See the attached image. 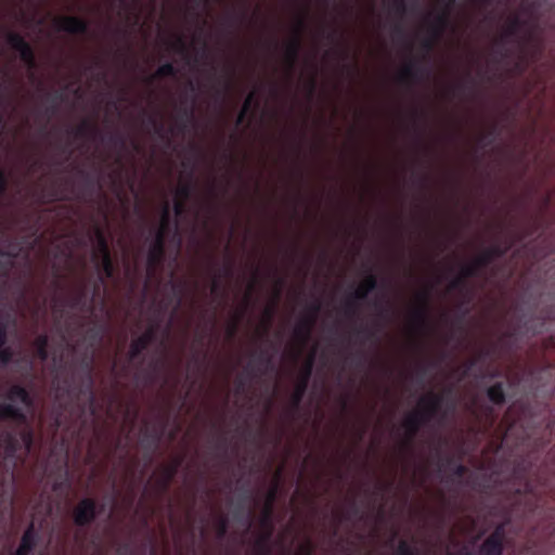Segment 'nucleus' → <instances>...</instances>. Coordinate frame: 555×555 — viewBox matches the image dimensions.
Instances as JSON below:
<instances>
[{
    "mask_svg": "<svg viewBox=\"0 0 555 555\" xmlns=\"http://www.w3.org/2000/svg\"><path fill=\"white\" fill-rule=\"evenodd\" d=\"M378 286L377 278L370 272L357 289L349 295L344 304V312L348 318H354L358 314L359 302L367 298L369 294Z\"/></svg>",
    "mask_w": 555,
    "mask_h": 555,
    "instance_id": "nucleus-1",
    "label": "nucleus"
},
{
    "mask_svg": "<svg viewBox=\"0 0 555 555\" xmlns=\"http://www.w3.org/2000/svg\"><path fill=\"white\" fill-rule=\"evenodd\" d=\"M62 304L73 310H79L82 312H93V300L89 292V281L81 279L74 292L62 299Z\"/></svg>",
    "mask_w": 555,
    "mask_h": 555,
    "instance_id": "nucleus-2",
    "label": "nucleus"
},
{
    "mask_svg": "<svg viewBox=\"0 0 555 555\" xmlns=\"http://www.w3.org/2000/svg\"><path fill=\"white\" fill-rule=\"evenodd\" d=\"M104 506L92 498L81 499L73 509V520L77 527H87L102 513Z\"/></svg>",
    "mask_w": 555,
    "mask_h": 555,
    "instance_id": "nucleus-3",
    "label": "nucleus"
},
{
    "mask_svg": "<svg viewBox=\"0 0 555 555\" xmlns=\"http://www.w3.org/2000/svg\"><path fill=\"white\" fill-rule=\"evenodd\" d=\"M5 39L8 44L18 52L21 61L28 67V69L34 70L37 68L35 51L30 43L27 42L21 34L8 31Z\"/></svg>",
    "mask_w": 555,
    "mask_h": 555,
    "instance_id": "nucleus-4",
    "label": "nucleus"
},
{
    "mask_svg": "<svg viewBox=\"0 0 555 555\" xmlns=\"http://www.w3.org/2000/svg\"><path fill=\"white\" fill-rule=\"evenodd\" d=\"M166 232L164 229H156L154 237L150 244L147 251V268L151 272H154L159 268L166 257Z\"/></svg>",
    "mask_w": 555,
    "mask_h": 555,
    "instance_id": "nucleus-5",
    "label": "nucleus"
},
{
    "mask_svg": "<svg viewBox=\"0 0 555 555\" xmlns=\"http://www.w3.org/2000/svg\"><path fill=\"white\" fill-rule=\"evenodd\" d=\"M429 298L430 288L418 293L416 295L417 305L412 310L411 320L413 325L418 330H426L429 324Z\"/></svg>",
    "mask_w": 555,
    "mask_h": 555,
    "instance_id": "nucleus-6",
    "label": "nucleus"
},
{
    "mask_svg": "<svg viewBox=\"0 0 555 555\" xmlns=\"http://www.w3.org/2000/svg\"><path fill=\"white\" fill-rule=\"evenodd\" d=\"M158 326L150 325L139 337L132 339L127 354L128 362H133L142 356L149 346L156 339Z\"/></svg>",
    "mask_w": 555,
    "mask_h": 555,
    "instance_id": "nucleus-7",
    "label": "nucleus"
},
{
    "mask_svg": "<svg viewBox=\"0 0 555 555\" xmlns=\"http://www.w3.org/2000/svg\"><path fill=\"white\" fill-rule=\"evenodd\" d=\"M313 370V356H311L307 362L305 363L301 372L300 377L295 386V389L291 396V406L294 411H297L300 406V403L305 397V393L308 388V384L310 380V377L312 375Z\"/></svg>",
    "mask_w": 555,
    "mask_h": 555,
    "instance_id": "nucleus-8",
    "label": "nucleus"
},
{
    "mask_svg": "<svg viewBox=\"0 0 555 555\" xmlns=\"http://www.w3.org/2000/svg\"><path fill=\"white\" fill-rule=\"evenodd\" d=\"M166 424L163 423L160 426H150L146 424L141 429L142 440L141 444L142 447L149 451V460L151 461V454L158 448L160 440L164 436Z\"/></svg>",
    "mask_w": 555,
    "mask_h": 555,
    "instance_id": "nucleus-9",
    "label": "nucleus"
},
{
    "mask_svg": "<svg viewBox=\"0 0 555 555\" xmlns=\"http://www.w3.org/2000/svg\"><path fill=\"white\" fill-rule=\"evenodd\" d=\"M306 27L302 18L298 20L296 31L292 40L285 47V61L291 70L294 69L301 50V33Z\"/></svg>",
    "mask_w": 555,
    "mask_h": 555,
    "instance_id": "nucleus-10",
    "label": "nucleus"
},
{
    "mask_svg": "<svg viewBox=\"0 0 555 555\" xmlns=\"http://www.w3.org/2000/svg\"><path fill=\"white\" fill-rule=\"evenodd\" d=\"M182 463L183 456H177L170 464L160 467V474L155 482L159 492L164 493L168 491Z\"/></svg>",
    "mask_w": 555,
    "mask_h": 555,
    "instance_id": "nucleus-11",
    "label": "nucleus"
},
{
    "mask_svg": "<svg viewBox=\"0 0 555 555\" xmlns=\"http://www.w3.org/2000/svg\"><path fill=\"white\" fill-rule=\"evenodd\" d=\"M442 402V395L428 392L426 396L421 398L418 402L420 409H417V411H420L427 422H430L439 413Z\"/></svg>",
    "mask_w": 555,
    "mask_h": 555,
    "instance_id": "nucleus-12",
    "label": "nucleus"
},
{
    "mask_svg": "<svg viewBox=\"0 0 555 555\" xmlns=\"http://www.w3.org/2000/svg\"><path fill=\"white\" fill-rule=\"evenodd\" d=\"M59 30L72 35H86L89 33V23L78 16H63L54 21Z\"/></svg>",
    "mask_w": 555,
    "mask_h": 555,
    "instance_id": "nucleus-13",
    "label": "nucleus"
},
{
    "mask_svg": "<svg viewBox=\"0 0 555 555\" xmlns=\"http://www.w3.org/2000/svg\"><path fill=\"white\" fill-rule=\"evenodd\" d=\"M427 423V420H425V417L417 410L413 411L406 416L403 422V427L405 429V444L408 447H411L421 427Z\"/></svg>",
    "mask_w": 555,
    "mask_h": 555,
    "instance_id": "nucleus-14",
    "label": "nucleus"
},
{
    "mask_svg": "<svg viewBox=\"0 0 555 555\" xmlns=\"http://www.w3.org/2000/svg\"><path fill=\"white\" fill-rule=\"evenodd\" d=\"M430 72L428 68L418 65L416 61L409 62L401 70L399 75L400 82H418L428 78Z\"/></svg>",
    "mask_w": 555,
    "mask_h": 555,
    "instance_id": "nucleus-15",
    "label": "nucleus"
},
{
    "mask_svg": "<svg viewBox=\"0 0 555 555\" xmlns=\"http://www.w3.org/2000/svg\"><path fill=\"white\" fill-rule=\"evenodd\" d=\"M38 532L35 527V522L30 521L24 533L22 534L21 542L16 551L23 555H29L37 546Z\"/></svg>",
    "mask_w": 555,
    "mask_h": 555,
    "instance_id": "nucleus-16",
    "label": "nucleus"
},
{
    "mask_svg": "<svg viewBox=\"0 0 555 555\" xmlns=\"http://www.w3.org/2000/svg\"><path fill=\"white\" fill-rule=\"evenodd\" d=\"M509 247L511 245L502 246L500 244H493L487 247L480 255L476 257L477 264L481 266L482 268L488 267L493 261V259L505 256Z\"/></svg>",
    "mask_w": 555,
    "mask_h": 555,
    "instance_id": "nucleus-17",
    "label": "nucleus"
},
{
    "mask_svg": "<svg viewBox=\"0 0 555 555\" xmlns=\"http://www.w3.org/2000/svg\"><path fill=\"white\" fill-rule=\"evenodd\" d=\"M93 237L95 241V247L92 251V260L99 261L100 257L109 256L111 250L104 231L101 228H95Z\"/></svg>",
    "mask_w": 555,
    "mask_h": 555,
    "instance_id": "nucleus-18",
    "label": "nucleus"
},
{
    "mask_svg": "<svg viewBox=\"0 0 555 555\" xmlns=\"http://www.w3.org/2000/svg\"><path fill=\"white\" fill-rule=\"evenodd\" d=\"M314 324H315L314 317L304 315L294 328L295 337L301 344H306L311 337V333H312V328H313Z\"/></svg>",
    "mask_w": 555,
    "mask_h": 555,
    "instance_id": "nucleus-19",
    "label": "nucleus"
},
{
    "mask_svg": "<svg viewBox=\"0 0 555 555\" xmlns=\"http://www.w3.org/2000/svg\"><path fill=\"white\" fill-rule=\"evenodd\" d=\"M3 420H13L18 424H25L27 416L21 408L12 403H0V421Z\"/></svg>",
    "mask_w": 555,
    "mask_h": 555,
    "instance_id": "nucleus-20",
    "label": "nucleus"
},
{
    "mask_svg": "<svg viewBox=\"0 0 555 555\" xmlns=\"http://www.w3.org/2000/svg\"><path fill=\"white\" fill-rule=\"evenodd\" d=\"M7 399L10 401L18 400L21 403L28 408L33 405V398L29 391L22 385L11 386L7 393Z\"/></svg>",
    "mask_w": 555,
    "mask_h": 555,
    "instance_id": "nucleus-21",
    "label": "nucleus"
},
{
    "mask_svg": "<svg viewBox=\"0 0 555 555\" xmlns=\"http://www.w3.org/2000/svg\"><path fill=\"white\" fill-rule=\"evenodd\" d=\"M450 20V11L449 8H444L440 13H438L434 22L430 25V30L435 37H440L441 34L444 31V29L449 25Z\"/></svg>",
    "mask_w": 555,
    "mask_h": 555,
    "instance_id": "nucleus-22",
    "label": "nucleus"
},
{
    "mask_svg": "<svg viewBox=\"0 0 555 555\" xmlns=\"http://www.w3.org/2000/svg\"><path fill=\"white\" fill-rule=\"evenodd\" d=\"M383 330V325L375 324L374 327H367V326H360L357 328V335L362 338L363 343L371 341L375 345L379 344L380 337L379 334Z\"/></svg>",
    "mask_w": 555,
    "mask_h": 555,
    "instance_id": "nucleus-23",
    "label": "nucleus"
},
{
    "mask_svg": "<svg viewBox=\"0 0 555 555\" xmlns=\"http://www.w3.org/2000/svg\"><path fill=\"white\" fill-rule=\"evenodd\" d=\"M81 366H82L83 372H85V378H86V384H87V391L89 393L90 403H91V405H93L94 401H95V396H94V392H93L94 380H93V375H92V371H93L92 358L83 359L82 362H81Z\"/></svg>",
    "mask_w": 555,
    "mask_h": 555,
    "instance_id": "nucleus-24",
    "label": "nucleus"
},
{
    "mask_svg": "<svg viewBox=\"0 0 555 555\" xmlns=\"http://www.w3.org/2000/svg\"><path fill=\"white\" fill-rule=\"evenodd\" d=\"M488 399L495 405H503L506 402L505 388L502 382H498L487 389Z\"/></svg>",
    "mask_w": 555,
    "mask_h": 555,
    "instance_id": "nucleus-25",
    "label": "nucleus"
},
{
    "mask_svg": "<svg viewBox=\"0 0 555 555\" xmlns=\"http://www.w3.org/2000/svg\"><path fill=\"white\" fill-rule=\"evenodd\" d=\"M193 118H194L193 104L190 107H188V106L180 107L179 116L177 118V124H176V128L178 129V131L183 133L186 130L189 122H191L193 120Z\"/></svg>",
    "mask_w": 555,
    "mask_h": 555,
    "instance_id": "nucleus-26",
    "label": "nucleus"
},
{
    "mask_svg": "<svg viewBox=\"0 0 555 555\" xmlns=\"http://www.w3.org/2000/svg\"><path fill=\"white\" fill-rule=\"evenodd\" d=\"M33 345L35 348L36 357L41 361H47L49 358V351H48L49 337H48V335H46V334L38 335L35 338Z\"/></svg>",
    "mask_w": 555,
    "mask_h": 555,
    "instance_id": "nucleus-27",
    "label": "nucleus"
},
{
    "mask_svg": "<svg viewBox=\"0 0 555 555\" xmlns=\"http://www.w3.org/2000/svg\"><path fill=\"white\" fill-rule=\"evenodd\" d=\"M96 264L99 275H103L104 280L113 278L115 273V267L112 259V255L100 257L99 261H94Z\"/></svg>",
    "mask_w": 555,
    "mask_h": 555,
    "instance_id": "nucleus-28",
    "label": "nucleus"
},
{
    "mask_svg": "<svg viewBox=\"0 0 555 555\" xmlns=\"http://www.w3.org/2000/svg\"><path fill=\"white\" fill-rule=\"evenodd\" d=\"M504 552V544L487 537L480 546L482 555H502Z\"/></svg>",
    "mask_w": 555,
    "mask_h": 555,
    "instance_id": "nucleus-29",
    "label": "nucleus"
},
{
    "mask_svg": "<svg viewBox=\"0 0 555 555\" xmlns=\"http://www.w3.org/2000/svg\"><path fill=\"white\" fill-rule=\"evenodd\" d=\"M233 275V260L229 258L228 263L222 269V276L231 278ZM221 273L216 275L211 283V294L219 296L222 292L220 283Z\"/></svg>",
    "mask_w": 555,
    "mask_h": 555,
    "instance_id": "nucleus-30",
    "label": "nucleus"
},
{
    "mask_svg": "<svg viewBox=\"0 0 555 555\" xmlns=\"http://www.w3.org/2000/svg\"><path fill=\"white\" fill-rule=\"evenodd\" d=\"M178 74L177 67L171 62L162 64L153 76L147 79L149 83H152L154 79L175 77Z\"/></svg>",
    "mask_w": 555,
    "mask_h": 555,
    "instance_id": "nucleus-31",
    "label": "nucleus"
},
{
    "mask_svg": "<svg viewBox=\"0 0 555 555\" xmlns=\"http://www.w3.org/2000/svg\"><path fill=\"white\" fill-rule=\"evenodd\" d=\"M104 337V328L100 325H93L86 332V339L91 349L95 348Z\"/></svg>",
    "mask_w": 555,
    "mask_h": 555,
    "instance_id": "nucleus-32",
    "label": "nucleus"
},
{
    "mask_svg": "<svg viewBox=\"0 0 555 555\" xmlns=\"http://www.w3.org/2000/svg\"><path fill=\"white\" fill-rule=\"evenodd\" d=\"M63 99V94L60 92H55L53 94L48 93L47 100L49 101V105L44 108V114L48 118L53 116L57 111V103Z\"/></svg>",
    "mask_w": 555,
    "mask_h": 555,
    "instance_id": "nucleus-33",
    "label": "nucleus"
},
{
    "mask_svg": "<svg viewBox=\"0 0 555 555\" xmlns=\"http://www.w3.org/2000/svg\"><path fill=\"white\" fill-rule=\"evenodd\" d=\"M234 75H235L234 68H230L228 72V77L223 80L222 89L216 90V93L219 98L224 99L233 89Z\"/></svg>",
    "mask_w": 555,
    "mask_h": 555,
    "instance_id": "nucleus-34",
    "label": "nucleus"
},
{
    "mask_svg": "<svg viewBox=\"0 0 555 555\" xmlns=\"http://www.w3.org/2000/svg\"><path fill=\"white\" fill-rule=\"evenodd\" d=\"M254 286H255V283H251L249 285V292L246 296V305H245V308L244 310L240 313V315L237 317V319L235 320V322L233 324H231L228 328V336L230 338H233L236 333H237V328H238V322L240 320L242 319V317L244 315L245 313V310L247 309V306L249 305V301H250V297H251V293L254 292Z\"/></svg>",
    "mask_w": 555,
    "mask_h": 555,
    "instance_id": "nucleus-35",
    "label": "nucleus"
},
{
    "mask_svg": "<svg viewBox=\"0 0 555 555\" xmlns=\"http://www.w3.org/2000/svg\"><path fill=\"white\" fill-rule=\"evenodd\" d=\"M98 132V127L89 120H83L75 130V137L83 138Z\"/></svg>",
    "mask_w": 555,
    "mask_h": 555,
    "instance_id": "nucleus-36",
    "label": "nucleus"
},
{
    "mask_svg": "<svg viewBox=\"0 0 555 555\" xmlns=\"http://www.w3.org/2000/svg\"><path fill=\"white\" fill-rule=\"evenodd\" d=\"M169 284H170L172 294L177 298V306L175 308V311H177L180 308L181 304H182V299H183V296H184V293H185V283L184 282L170 281Z\"/></svg>",
    "mask_w": 555,
    "mask_h": 555,
    "instance_id": "nucleus-37",
    "label": "nucleus"
},
{
    "mask_svg": "<svg viewBox=\"0 0 555 555\" xmlns=\"http://www.w3.org/2000/svg\"><path fill=\"white\" fill-rule=\"evenodd\" d=\"M483 269L481 266L477 264V259L475 258L472 263L465 264L461 270V275L466 280L468 278H474L479 275L480 270Z\"/></svg>",
    "mask_w": 555,
    "mask_h": 555,
    "instance_id": "nucleus-38",
    "label": "nucleus"
},
{
    "mask_svg": "<svg viewBox=\"0 0 555 555\" xmlns=\"http://www.w3.org/2000/svg\"><path fill=\"white\" fill-rule=\"evenodd\" d=\"M5 453L9 457H14L18 448V440L13 434H7L5 436Z\"/></svg>",
    "mask_w": 555,
    "mask_h": 555,
    "instance_id": "nucleus-39",
    "label": "nucleus"
},
{
    "mask_svg": "<svg viewBox=\"0 0 555 555\" xmlns=\"http://www.w3.org/2000/svg\"><path fill=\"white\" fill-rule=\"evenodd\" d=\"M258 107L259 102L257 100L256 92L253 91L246 96L241 111L250 114L253 109H257Z\"/></svg>",
    "mask_w": 555,
    "mask_h": 555,
    "instance_id": "nucleus-40",
    "label": "nucleus"
},
{
    "mask_svg": "<svg viewBox=\"0 0 555 555\" xmlns=\"http://www.w3.org/2000/svg\"><path fill=\"white\" fill-rule=\"evenodd\" d=\"M507 521L501 522L495 526L494 530L489 534V538L504 544L506 535Z\"/></svg>",
    "mask_w": 555,
    "mask_h": 555,
    "instance_id": "nucleus-41",
    "label": "nucleus"
},
{
    "mask_svg": "<svg viewBox=\"0 0 555 555\" xmlns=\"http://www.w3.org/2000/svg\"><path fill=\"white\" fill-rule=\"evenodd\" d=\"M272 517L273 508H271L270 506H264L260 517V526L266 530H269V528H273Z\"/></svg>",
    "mask_w": 555,
    "mask_h": 555,
    "instance_id": "nucleus-42",
    "label": "nucleus"
},
{
    "mask_svg": "<svg viewBox=\"0 0 555 555\" xmlns=\"http://www.w3.org/2000/svg\"><path fill=\"white\" fill-rule=\"evenodd\" d=\"M280 477H281V472L278 473L275 483L269 489V491L267 493L264 506H270L271 508H273L274 502L278 496Z\"/></svg>",
    "mask_w": 555,
    "mask_h": 555,
    "instance_id": "nucleus-43",
    "label": "nucleus"
},
{
    "mask_svg": "<svg viewBox=\"0 0 555 555\" xmlns=\"http://www.w3.org/2000/svg\"><path fill=\"white\" fill-rule=\"evenodd\" d=\"M228 528H229V520H228L227 516L221 515L217 519V525H216L217 538L220 540L224 539V537L228 533Z\"/></svg>",
    "mask_w": 555,
    "mask_h": 555,
    "instance_id": "nucleus-44",
    "label": "nucleus"
},
{
    "mask_svg": "<svg viewBox=\"0 0 555 555\" xmlns=\"http://www.w3.org/2000/svg\"><path fill=\"white\" fill-rule=\"evenodd\" d=\"M257 362L263 366H266L267 370H270V371H274V364H273V360H272V357L266 351V350H260L258 353H257Z\"/></svg>",
    "mask_w": 555,
    "mask_h": 555,
    "instance_id": "nucleus-45",
    "label": "nucleus"
},
{
    "mask_svg": "<svg viewBox=\"0 0 555 555\" xmlns=\"http://www.w3.org/2000/svg\"><path fill=\"white\" fill-rule=\"evenodd\" d=\"M397 555H418V552L408 541L400 540L397 547Z\"/></svg>",
    "mask_w": 555,
    "mask_h": 555,
    "instance_id": "nucleus-46",
    "label": "nucleus"
},
{
    "mask_svg": "<svg viewBox=\"0 0 555 555\" xmlns=\"http://www.w3.org/2000/svg\"><path fill=\"white\" fill-rule=\"evenodd\" d=\"M147 122L151 127H153L156 134L164 138L165 126L157 115H150L147 117Z\"/></svg>",
    "mask_w": 555,
    "mask_h": 555,
    "instance_id": "nucleus-47",
    "label": "nucleus"
},
{
    "mask_svg": "<svg viewBox=\"0 0 555 555\" xmlns=\"http://www.w3.org/2000/svg\"><path fill=\"white\" fill-rule=\"evenodd\" d=\"M521 26V21L518 16H514L509 20L505 30V37L514 36Z\"/></svg>",
    "mask_w": 555,
    "mask_h": 555,
    "instance_id": "nucleus-48",
    "label": "nucleus"
},
{
    "mask_svg": "<svg viewBox=\"0 0 555 555\" xmlns=\"http://www.w3.org/2000/svg\"><path fill=\"white\" fill-rule=\"evenodd\" d=\"M170 225V210H169V204L166 203L163 209L162 218H160V225L158 229H164L166 232V235L168 234Z\"/></svg>",
    "mask_w": 555,
    "mask_h": 555,
    "instance_id": "nucleus-49",
    "label": "nucleus"
},
{
    "mask_svg": "<svg viewBox=\"0 0 555 555\" xmlns=\"http://www.w3.org/2000/svg\"><path fill=\"white\" fill-rule=\"evenodd\" d=\"M193 185L191 183H184L177 189V195L181 201H186L192 196Z\"/></svg>",
    "mask_w": 555,
    "mask_h": 555,
    "instance_id": "nucleus-50",
    "label": "nucleus"
},
{
    "mask_svg": "<svg viewBox=\"0 0 555 555\" xmlns=\"http://www.w3.org/2000/svg\"><path fill=\"white\" fill-rule=\"evenodd\" d=\"M13 357H14V352L11 347L5 346L2 349H0V363L2 365H8L9 363H11L13 360Z\"/></svg>",
    "mask_w": 555,
    "mask_h": 555,
    "instance_id": "nucleus-51",
    "label": "nucleus"
},
{
    "mask_svg": "<svg viewBox=\"0 0 555 555\" xmlns=\"http://www.w3.org/2000/svg\"><path fill=\"white\" fill-rule=\"evenodd\" d=\"M254 551L256 555H269L271 552L270 545L264 543V541L256 540L254 544Z\"/></svg>",
    "mask_w": 555,
    "mask_h": 555,
    "instance_id": "nucleus-52",
    "label": "nucleus"
},
{
    "mask_svg": "<svg viewBox=\"0 0 555 555\" xmlns=\"http://www.w3.org/2000/svg\"><path fill=\"white\" fill-rule=\"evenodd\" d=\"M496 134V126H492L491 129L488 131V133L482 134L479 139V142L483 144L485 146L490 145L495 138Z\"/></svg>",
    "mask_w": 555,
    "mask_h": 555,
    "instance_id": "nucleus-53",
    "label": "nucleus"
},
{
    "mask_svg": "<svg viewBox=\"0 0 555 555\" xmlns=\"http://www.w3.org/2000/svg\"><path fill=\"white\" fill-rule=\"evenodd\" d=\"M22 440L25 444L26 451L29 452L34 443V434L31 429H27L22 434Z\"/></svg>",
    "mask_w": 555,
    "mask_h": 555,
    "instance_id": "nucleus-54",
    "label": "nucleus"
},
{
    "mask_svg": "<svg viewBox=\"0 0 555 555\" xmlns=\"http://www.w3.org/2000/svg\"><path fill=\"white\" fill-rule=\"evenodd\" d=\"M104 284H105L104 276L98 275V280L93 283V286H92V294L90 295L92 300H94V298L100 295L101 288Z\"/></svg>",
    "mask_w": 555,
    "mask_h": 555,
    "instance_id": "nucleus-55",
    "label": "nucleus"
},
{
    "mask_svg": "<svg viewBox=\"0 0 555 555\" xmlns=\"http://www.w3.org/2000/svg\"><path fill=\"white\" fill-rule=\"evenodd\" d=\"M320 310L321 304L319 300H315L308 307L306 317H314V319L317 320Z\"/></svg>",
    "mask_w": 555,
    "mask_h": 555,
    "instance_id": "nucleus-56",
    "label": "nucleus"
},
{
    "mask_svg": "<svg viewBox=\"0 0 555 555\" xmlns=\"http://www.w3.org/2000/svg\"><path fill=\"white\" fill-rule=\"evenodd\" d=\"M392 8L399 16H403L406 12L405 0H395Z\"/></svg>",
    "mask_w": 555,
    "mask_h": 555,
    "instance_id": "nucleus-57",
    "label": "nucleus"
},
{
    "mask_svg": "<svg viewBox=\"0 0 555 555\" xmlns=\"http://www.w3.org/2000/svg\"><path fill=\"white\" fill-rule=\"evenodd\" d=\"M172 49L180 52L185 53L186 52V44L184 40L181 37H177L175 42L171 44Z\"/></svg>",
    "mask_w": 555,
    "mask_h": 555,
    "instance_id": "nucleus-58",
    "label": "nucleus"
},
{
    "mask_svg": "<svg viewBox=\"0 0 555 555\" xmlns=\"http://www.w3.org/2000/svg\"><path fill=\"white\" fill-rule=\"evenodd\" d=\"M465 286V279L460 274L449 285L450 289H462Z\"/></svg>",
    "mask_w": 555,
    "mask_h": 555,
    "instance_id": "nucleus-59",
    "label": "nucleus"
},
{
    "mask_svg": "<svg viewBox=\"0 0 555 555\" xmlns=\"http://www.w3.org/2000/svg\"><path fill=\"white\" fill-rule=\"evenodd\" d=\"M8 343V328L7 325L0 322V349L5 347Z\"/></svg>",
    "mask_w": 555,
    "mask_h": 555,
    "instance_id": "nucleus-60",
    "label": "nucleus"
},
{
    "mask_svg": "<svg viewBox=\"0 0 555 555\" xmlns=\"http://www.w3.org/2000/svg\"><path fill=\"white\" fill-rule=\"evenodd\" d=\"M273 315H274V307L266 308V310H264V317H266L264 332H268V330H269V327L271 325V321L273 319Z\"/></svg>",
    "mask_w": 555,
    "mask_h": 555,
    "instance_id": "nucleus-61",
    "label": "nucleus"
},
{
    "mask_svg": "<svg viewBox=\"0 0 555 555\" xmlns=\"http://www.w3.org/2000/svg\"><path fill=\"white\" fill-rule=\"evenodd\" d=\"M438 37H435V35H433L431 38H426L423 40L422 42V47L423 49L425 50L426 53H429L433 49H434V46H435V41Z\"/></svg>",
    "mask_w": 555,
    "mask_h": 555,
    "instance_id": "nucleus-62",
    "label": "nucleus"
},
{
    "mask_svg": "<svg viewBox=\"0 0 555 555\" xmlns=\"http://www.w3.org/2000/svg\"><path fill=\"white\" fill-rule=\"evenodd\" d=\"M176 216H182L185 212V201L177 199L173 204Z\"/></svg>",
    "mask_w": 555,
    "mask_h": 555,
    "instance_id": "nucleus-63",
    "label": "nucleus"
},
{
    "mask_svg": "<svg viewBox=\"0 0 555 555\" xmlns=\"http://www.w3.org/2000/svg\"><path fill=\"white\" fill-rule=\"evenodd\" d=\"M109 141L115 144V145H120V146H124L125 143H126V140L122 135L120 134H112L109 137Z\"/></svg>",
    "mask_w": 555,
    "mask_h": 555,
    "instance_id": "nucleus-64",
    "label": "nucleus"
}]
</instances>
